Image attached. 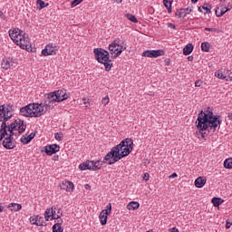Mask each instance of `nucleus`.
Here are the masks:
<instances>
[{"label":"nucleus","mask_w":232,"mask_h":232,"mask_svg":"<svg viewBox=\"0 0 232 232\" xmlns=\"http://www.w3.org/2000/svg\"><path fill=\"white\" fill-rule=\"evenodd\" d=\"M125 50L126 46L121 44L119 43V39L114 40L111 44H109L110 53L114 59H117V57H119V55H121V53H122V52Z\"/></svg>","instance_id":"nucleus-7"},{"label":"nucleus","mask_w":232,"mask_h":232,"mask_svg":"<svg viewBox=\"0 0 232 232\" xmlns=\"http://www.w3.org/2000/svg\"><path fill=\"white\" fill-rule=\"evenodd\" d=\"M170 232H179V229L177 227L170 228Z\"/></svg>","instance_id":"nucleus-53"},{"label":"nucleus","mask_w":232,"mask_h":232,"mask_svg":"<svg viewBox=\"0 0 232 232\" xmlns=\"http://www.w3.org/2000/svg\"><path fill=\"white\" fill-rule=\"evenodd\" d=\"M224 167L226 168V169H232V158L225 160Z\"/></svg>","instance_id":"nucleus-33"},{"label":"nucleus","mask_w":232,"mask_h":232,"mask_svg":"<svg viewBox=\"0 0 232 232\" xmlns=\"http://www.w3.org/2000/svg\"><path fill=\"white\" fill-rule=\"evenodd\" d=\"M45 220H57L61 215L55 213V208H47L44 214Z\"/></svg>","instance_id":"nucleus-13"},{"label":"nucleus","mask_w":232,"mask_h":232,"mask_svg":"<svg viewBox=\"0 0 232 232\" xmlns=\"http://www.w3.org/2000/svg\"><path fill=\"white\" fill-rule=\"evenodd\" d=\"M185 12H186L187 15L191 14V12H193V7H187L185 9Z\"/></svg>","instance_id":"nucleus-45"},{"label":"nucleus","mask_w":232,"mask_h":232,"mask_svg":"<svg viewBox=\"0 0 232 232\" xmlns=\"http://www.w3.org/2000/svg\"><path fill=\"white\" fill-rule=\"evenodd\" d=\"M8 135V125L5 122H2L0 125V140H4Z\"/></svg>","instance_id":"nucleus-22"},{"label":"nucleus","mask_w":232,"mask_h":232,"mask_svg":"<svg viewBox=\"0 0 232 232\" xmlns=\"http://www.w3.org/2000/svg\"><path fill=\"white\" fill-rule=\"evenodd\" d=\"M108 215H111V203H109L106 208L100 213L99 218L102 226L108 224Z\"/></svg>","instance_id":"nucleus-10"},{"label":"nucleus","mask_w":232,"mask_h":232,"mask_svg":"<svg viewBox=\"0 0 232 232\" xmlns=\"http://www.w3.org/2000/svg\"><path fill=\"white\" fill-rule=\"evenodd\" d=\"M85 188H86V189H88V188H90V185H85Z\"/></svg>","instance_id":"nucleus-58"},{"label":"nucleus","mask_w":232,"mask_h":232,"mask_svg":"<svg viewBox=\"0 0 232 232\" xmlns=\"http://www.w3.org/2000/svg\"><path fill=\"white\" fill-rule=\"evenodd\" d=\"M210 44L208 42H204L201 44L202 52H209Z\"/></svg>","instance_id":"nucleus-35"},{"label":"nucleus","mask_w":232,"mask_h":232,"mask_svg":"<svg viewBox=\"0 0 232 232\" xmlns=\"http://www.w3.org/2000/svg\"><path fill=\"white\" fill-rule=\"evenodd\" d=\"M221 125L220 116L213 114V111L204 112V111H201L196 121L198 131H212L215 133V131L220 130Z\"/></svg>","instance_id":"nucleus-2"},{"label":"nucleus","mask_w":232,"mask_h":232,"mask_svg":"<svg viewBox=\"0 0 232 232\" xmlns=\"http://www.w3.org/2000/svg\"><path fill=\"white\" fill-rule=\"evenodd\" d=\"M227 11H226V6L221 5V6H220V13H219V14H218V17H222V15H224L225 14H227Z\"/></svg>","instance_id":"nucleus-38"},{"label":"nucleus","mask_w":232,"mask_h":232,"mask_svg":"<svg viewBox=\"0 0 232 232\" xmlns=\"http://www.w3.org/2000/svg\"><path fill=\"white\" fill-rule=\"evenodd\" d=\"M206 182L207 179L204 177H198L196 180H195V186L196 188H204V186H206Z\"/></svg>","instance_id":"nucleus-25"},{"label":"nucleus","mask_w":232,"mask_h":232,"mask_svg":"<svg viewBox=\"0 0 232 232\" xmlns=\"http://www.w3.org/2000/svg\"><path fill=\"white\" fill-rule=\"evenodd\" d=\"M56 94V101L57 102H63V101H66L70 96L66 93L65 90H58L54 91Z\"/></svg>","instance_id":"nucleus-18"},{"label":"nucleus","mask_w":232,"mask_h":232,"mask_svg":"<svg viewBox=\"0 0 232 232\" xmlns=\"http://www.w3.org/2000/svg\"><path fill=\"white\" fill-rule=\"evenodd\" d=\"M202 83H203L202 80L196 81L195 82L196 88H200V86H202Z\"/></svg>","instance_id":"nucleus-43"},{"label":"nucleus","mask_w":232,"mask_h":232,"mask_svg":"<svg viewBox=\"0 0 232 232\" xmlns=\"http://www.w3.org/2000/svg\"><path fill=\"white\" fill-rule=\"evenodd\" d=\"M178 175L177 173H173L169 176V179H177Z\"/></svg>","instance_id":"nucleus-51"},{"label":"nucleus","mask_w":232,"mask_h":232,"mask_svg":"<svg viewBox=\"0 0 232 232\" xmlns=\"http://www.w3.org/2000/svg\"><path fill=\"white\" fill-rule=\"evenodd\" d=\"M46 155H54L61 150V147L57 144H51L44 147Z\"/></svg>","instance_id":"nucleus-16"},{"label":"nucleus","mask_w":232,"mask_h":232,"mask_svg":"<svg viewBox=\"0 0 232 232\" xmlns=\"http://www.w3.org/2000/svg\"><path fill=\"white\" fill-rule=\"evenodd\" d=\"M142 180H145V182H148V180H150V173H148V172L143 173Z\"/></svg>","instance_id":"nucleus-41"},{"label":"nucleus","mask_w":232,"mask_h":232,"mask_svg":"<svg viewBox=\"0 0 232 232\" xmlns=\"http://www.w3.org/2000/svg\"><path fill=\"white\" fill-rule=\"evenodd\" d=\"M163 5L167 8L168 13L171 14V5H173V0H163Z\"/></svg>","instance_id":"nucleus-29"},{"label":"nucleus","mask_w":232,"mask_h":232,"mask_svg":"<svg viewBox=\"0 0 232 232\" xmlns=\"http://www.w3.org/2000/svg\"><path fill=\"white\" fill-rule=\"evenodd\" d=\"M231 226H232V222L227 220V222H226V229H230Z\"/></svg>","instance_id":"nucleus-47"},{"label":"nucleus","mask_w":232,"mask_h":232,"mask_svg":"<svg viewBox=\"0 0 232 232\" xmlns=\"http://www.w3.org/2000/svg\"><path fill=\"white\" fill-rule=\"evenodd\" d=\"M5 211V206L0 203V213H3Z\"/></svg>","instance_id":"nucleus-50"},{"label":"nucleus","mask_w":232,"mask_h":232,"mask_svg":"<svg viewBox=\"0 0 232 232\" xmlns=\"http://www.w3.org/2000/svg\"><path fill=\"white\" fill-rule=\"evenodd\" d=\"M214 208H218V206H220V204H222L224 202V200H222V198H213L211 200Z\"/></svg>","instance_id":"nucleus-31"},{"label":"nucleus","mask_w":232,"mask_h":232,"mask_svg":"<svg viewBox=\"0 0 232 232\" xmlns=\"http://www.w3.org/2000/svg\"><path fill=\"white\" fill-rule=\"evenodd\" d=\"M162 50H147L141 53L142 57H149L150 59H157V57L162 56Z\"/></svg>","instance_id":"nucleus-12"},{"label":"nucleus","mask_w":232,"mask_h":232,"mask_svg":"<svg viewBox=\"0 0 232 232\" xmlns=\"http://www.w3.org/2000/svg\"><path fill=\"white\" fill-rule=\"evenodd\" d=\"M3 16H4L3 11H0V17H3Z\"/></svg>","instance_id":"nucleus-57"},{"label":"nucleus","mask_w":232,"mask_h":232,"mask_svg":"<svg viewBox=\"0 0 232 232\" xmlns=\"http://www.w3.org/2000/svg\"><path fill=\"white\" fill-rule=\"evenodd\" d=\"M228 73L229 72L227 70L220 69L215 72V77L221 79V81H229Z\"/></svg>","instance_id":"nucleus-17"},{"label":"nucleus","mask_w":232,"mask_h":232,"mask_svg":"<svg viewBox=\"0 0 232 232\" xmlns=\"http://www.w3.org/2000/svg\"><path fill=\"white\" fill-rule=\"evenodd\" d=\"M115 3H117L118 5H121V3H122V0H114Z\"/></svg>","instance_id":"nucleus-54"},{"label":"nucleus","mask_w":232,"mask_h":232,"mask_svg":"<svg viewBox=\"0 0 232 232\" xmlns=\"http://www.w3.org/2000/svg\"><path fill=\"white\" fill-rule=\"evenodd\" d=\"M64 228L61 226V223H56L53 226V232H63Z\"/></svg>","instance_id":"nucleus-34"},{"label":"nucleus","mask_w":232,"mask_h":232,"mask_svg":"<svg viewBox=\"0 0 232 232\" xmlns=\"http://www.w3.org/2000/svg\"><path fill=\"white\" fill-rule=\"evenodd\" d=\"M127 19H129V21H130L131 23H139V20L137 19V17H135V15L131 14H126Z\"/></svg>","instance_id":"nucleus-36"},{"label":"nucleus","mask_w":232,"mask_h":232,"mask_svg":"<svg viewBox=\"0 0 232 232\" xmlns=\"http://www.w3.org/2000/svg\"><path fill=\"white\" fill-rule=\"evenodd\" d=\"M219 10H220L219 7H217V9L215 10L217 17H218V14H220V11Z\"/></svg>","instance_id":"nucleus-48"},{"label":"nucleus","mask_w":232,"mask_h":232,"mask_svg":"<svg viewBox=\"0 0 232 232\" xmlns=\"http://www.w3.org/2000/svg\"><path fill=\"white\" fill-rule=\"evenodd\" d=\"M19 114L22 117H29V118H34V113L32 111V105L31 103L20 108Z\"/></svg>","instance_id":"nucleus-14"},{"label":"nucleus","mask_w":232,"mask_h":232,"mask_svg":"<svg viewBox=\"0 0 232 232\" xmlns=\"http://www.w3.org/2000/svg\"><path fill=\"white\" fill-rule=\"evenodd\" d=\"M102 103L103 104V106L108 105L110 103V96H105L104 98H102Z\"/></svg>","instance_id":"nucleus-37"},{"label":"nucleus","mask_w":232,"mask_h":232,"mask_svg":"<svg viewBox=\"0 0 232 232\" xmlns=\"http://www.w3.org/2000/svg\"><path fill=\"white\" fill-rule=\"evenodd\" d=\"M29 221L33 226H43V218L39 215L30 217Z\"/></svg>","instance_id":"nucleus-21"},{"label":"nucleus","mask_w":232,"mask_h":232,"mask_svg":"<svg viewBox=\"0 0 232 232\" xmlns=\"http://www.w3.org/2000/svg\"><path fill=\"white\" fill-rule=\"evenodd\" d=\"M175 15L178 19H184L188 15V13H186V9H179L176 11Z\"/></svg>","instance_id":"nucleus-27"},{"label":"nucleus","mask_w":232,"mask_h":232,"mask_svg":"<svg viewBox=\"0 0 232 232\" xmlns=\"http://www.w3.org/2000/svg\"><path fill=\"white\" fill-rule=\"evenodd\" d=\"M198 12H204V14H211V8L208 7V5H204L198 8Z\"/></svg>","instance_id":"nucleus-30"},{"label":"nucleus","mask_w":232,"mask_h":232,"mask_svg":"<svg viewBox=\"0 0 232 232\" xmlns=\"http://www.w3.org/2000/svg\"><path fill=\"white\" fill-rule=\"evenodd\" d=\"M14 112L15 107H14V104L0 105V122H8L14 117Z\"/></svg>","instance_id":"nucleus-5"},{"label":"nucleus","mask_w":232,"mask_h":232,"mask_svg":"<svg viewBox=\"0 0 232 232\" xmlns=\"http://www.w3.org/2000/svg\"><path fill=\"white\" fill-rule=\"evenodd\" d=\"M93 52L96 61H98V63H101L102 64H104L105 72H110V70H111V67L113 66L111 61L110 60V53L104 49L99 48L94 49Z\"/></svg>","instance_id":"nucleus-4"},{"label":"nucleus","mask_w":232,"mask_h":232,"mask_svg":"<svg viewBox=\"0 0 232 232\" xmlns=\"http://www.w3.org/2000/svg\"><path fill=\"white\" fill-rule=\"evenodd\" d=\"M63 132H57L55 135H54V139L56 140H63Z\"/></svg>","instance_id":"nucleus-40"},{"label":"nucleus","mask_w":232,"mask_h":232,"mask_svg":"<svg viewBox=\"0 0 232 232\" xmlns=\"http://www.w3.org/2000/svg\"><path fill=\"white\" fill-rule=\"evenodd\" d=\"M35 138V132H31L29 135L24 134L21 137L20 140L23 144H30L32 142V140Z\"/></svg>","instance_id":"nucleus-19"},{"label":"nucleus","mask_w":232,"mask_h":232,"mask_svg":"<svg viewBox=\"0 0 232 232\" xmlns=\"http://www.w3.org/2000/svg\"><path fill=\"white\" fill-rule=\"evenodd\" d=\"M139 208H140V204L137 201H130L127 205V209H129V211H135L136 209H139Z\"/></svg>","instance_id":"nucleus-26"},{"label":"nucleus","mask_w":232,"mask_h":232,"mask_svg":"<svg viewBox=\"0 0 232 232\" xmlns=\"http://www.w3.org/2000/svg\"><path fill=\"white\" fill-rule=\"evenodd\" d=\"M30 104H31V110L33 111L34 118L43 117V115L45 114V110L43 107L42 103L34 102Z\"/></svg>","instance_id":"nucleus-8"},{"label":"nucleus","mask_w":232,"mask_h":232,"mask_svg":"<svg viewBox=\"0 0 232 232\" xmlns=\"http://www.w3.org/2000/svg\"><path fill=\"white\" fill-rule=\"evenodd\" d=\"M48 101H51L53 102H57V96L55 94V92H50L47 94V98Z\"/></svg>","instance_id":"nucleus-32"},{"label":"nucleus","mask_w":232,"mask_h":232,"mask_svg":"<svg viewBox=\"0 0 232 232\" xmlns=\"http://www.w3.org/2000/svg\"><path fill=\"white\" fill-rule=\"evenodd\" d=\"M37 5H39L40 8H44V6H46L43 0H37Z\"/></svg>","instance_id":"nucleus-42"},{"label":"nucleus","mask_w":232,"mask_h":232,"mask_svg":"<svg viewBox=\"0 0 232 232\" xmlns=\"http://www.w3.org/2000/svg\"><path fill=\"white\" fill-rule=\"evenodd\" d=\"M221 1V3H224V1H226V0H220Z\"/></svg>","instance_id":"nucleus-59"},{"label":"nucleus","mask_w":232,"mask_h":232,"mask_svg":"<svg viewBox=\"0 0 232 232\" xmlns=\"http://www.w3.org/2000/svg\"><path fill=\"white\" fill-rule=\"evenodd\" d=\"M82 102H83V104H85V108H88V102H90V99H88V98H82Z\"/></svg>","instance_id":"nucleus-44"},{"label":"nucleus","mask_w":232,"mask_h":232,"mask_svg":"<svg viewBox=\"0 0 232 232\" xmlns=\"http://www.w3.org/2000/svg\"><path fill=\"white\" fill-rule=\"evenodd\" d=\"M225 7H226V12H229V10L232 9V4L228 3Z\"/></svg>","instance_id":"nucleus-46"},{"label":"nucleus","mask_w":232,"mask_h":232,"mask_svg":"<svg viewBox=\"0 0 232 232\" xmlns=\"http://www.w3.org/2000/svg\"><path fill=\"white\" fill-rule=\"evenodd\" d=\"M188 61L192 62L193 61V56H188Z\"/></svg>","instance_id":"nucleus-55"},{"label":"nucleus","mask_w":232,"mask_h":232,"mask_svg":"<svg viewBox=\"0 0 232 232\" xmlns=\"http://www.w3.org/2000/svg\"><path fill=\"white\" fill-rule=\"evenodd\" d=\"M8 209H10V211H21V209H23V205L19 204V203H9L7 205Z\"/></svg>","instance_id":"nucleus-24"},{"label":"nucleus","mask_w":232,"mask_h":232,"mask_svg":"<svg viewBox=\"0 0 232 232\" xmlns=\"http://www.w3.org/2000/svg\"><path fill=\"white\" fill-rule=\"evenodd\" d=\"M133 151V140L131 138H127L120 142V144L111 148V151L108 152L103 160H87L79 165V169L82 171H86V169H90L92 171H98L102 168V164H115V162H119L121 159H124V157H128Z\"/></svg>","instance_id":"nucleus-1"},{"label":"nucleus","mask_w":232,"mask_h":232,"mask_svg":"<svg viewBox=\"0 0 232 232\" xmlns=\"http://www.w3.org/2000/svg\"><path fill=\"white\" fill-rule=\"evenodd\" d=\"M7 131H9L11 135H17V133L21 135V133H24L26 130V124L24 123V121L16 119L7 126Z\"/></svg>","instance_id":"nucleus-6"},{"label":"nucleus","mask_w":232,"mask_h":232,"mask_svg":"<svg viewBox=\"0 0 232 232\" xmlns=\"http://www.w3.org/2000/svg\"><path fill=\"white\" fill-rule=\"evenodd\" d=\"M61 188L62 189H65V191H68L70 193L73 191V188H75V186L72 181H63Z\"/></svg>","instance_id":"nucleus-23"},{"label":"nucleus","mask_w":232,"mask_h":232,"mask_svg":"<svg viewBox=\"0 0 232 232\" xmlns=\"http://www.w3.org/2000/svg\"><path fill=\"white\" fill-rule=\"evenodd\" d=\"M8 136L5 137L3 140V146L5 150H14L15 148V141L14 140V134L10 133L7 134Z\"/></svg>","instance_id":"nucleus-11"},{"label":"nucleus","mask_w":232,"mask_h":232,"mask_svg":"<svg viewBox=\"0 0 232 232\" xmlns=\"http://www.w3.org/2000/svg\"><path fill=\"white\" fill-rule=\"evenodd\" d=\"M169 28H172V30H175L176 26L173 24H169Z\"/></svg>","instance_id":"nucleus-52"},{"label":"nucleus","mask_w":232,"mask_h":232,"mask_svg":"<svg viewBox=\"0 0 232 232\" xmlns=\"http://www.w3.org/2000/svg\"><path fill=\"white\" fill-rule=\"evenodd\" d=\"M8 34L14 44L22 48V50H26V52H34L32 44H30V38L28 35H26V33L20 29H10Z\"/></svg>","instance_id":"nucleus-3"},{"label":"nucleus","mask_w":232,"mask_h":232,"mask_svg":"<svg viewBox=\"0 0 232 232\" xmlns=\"http://www.w3.org/2000/svg\"><path fill=\"white\" fill-rule=\"evenodd\" d=\"M193 52V45L191 44H187L183 48V55H190V53Z\"/></svg>","instance_id":"nucleus-28"},{"label":"nucleus","mask_w":232,"mask_h":232,"mask_svg":"<svg viewBox=\"0 0 232 232\" xmlns=\"http://www.w3.org/2000/svg\"><path fill=\"white\" fill-rule=\"evenodd\" d=\"M57 52H59V46L53 44H48L45 45L44 49L42 50L41 53L44 57H48V55H56Z\"/></svg>","instance_id":"nucleus-9"},{"label":"nucleus","mask_w":232,"mask_h":232,"mask_svg":"<svg viewBox=\"0 0 232 232\" xmlns=\"http://www.w3.org/2000/svg\"><path fill=\"white\" fill-rule=\"evenodd\" d=\"M191 3H198V0H191Z\"/></svg>","instance_id":"nucleus-56"},{"label":"nucleus","mask_w":232,"mask_h":232,"mask_svg":"<svg viewBox=\"0 0 232 232\" xmlns=\"http://www.w3.org/2000/svg\"><path fill=\"white\" fill-rule=\"evenodd\" d=\"M41 104H42V108H44V110H45V113H46V111H48V110H53L55 106V102L48 100L47 98H46V100L42 102Z\"/></svg>","instance_id":"nucleus-20"},{"label":"nucleus","mask_w":232,"mask_h":232,"mask_svg":"<svg viewBox=\"0 0 232 232\" xmlns=\"http://www.w3.org/2000/svg\"><path fill=\"white\" fill-rule=\"evenodd\" d=\"M81 3H82V0H73L71 3V6H72V8H74V6H77L78 5H81Z\"/></svg>","instance_id":"nucleus-39"},{"label":"nucleus","mask_w":232,"mask_h":232,"mask_svg":"<svg viewBox=\"0 0 232 232\" xmlns=\"http://www.w3.org/2000/svg\"><path fill=\"white\" fill-rule=\"evenodd\" d=\"M205 30L206 32H215L214 28H209V27H206Z\"/></svg>","instance_id":"nucleus-49"},{"label":"nucleus","mask_w":232,"mask_h":232,"mask_svg":"<svg viewBox=\"0 0 232 232\" xmlns=\"http://www.w3.org/2000/svg\"><path fill=\"white\" fill-rule=\"evenodd\" d=\"M17 63H15V59L14 58H4L1 63L3 70H10L13 66H15Z\"/></svg>","instance_id":"nucleus-15"}]
</instances>
